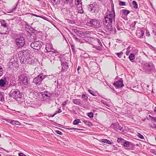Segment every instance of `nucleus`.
<instances>
[{
    "mask_svg": "<svg viewBox=\"0 0 156 156\" xmlns=\"http://www.w3.org/2000/svg\"><path fill=\"white\" fill-rule=\"evenodd\" d=\"M29 52V50H26L19 52V58L22 63H26L28 64V61L31 62L32 59L30 57Z\"/></svg>",
    "mask_w": 156,
    "mask_h": 156,
    "instance_id": "f257e3e1",
    "label": "nucleus"
},
{
    "mask_svg": "<svg viewBox=\"0 0 156 156\" xmlns=\"http://www.w3.org/2000/svg\"><path fill=\"white\" fill-rule=\"evenodd\" d=\"M87 25L97 28L101 27V24L99 20L91 19L87 21Z\"/></svg>",
    "mask_w": 156,
    "mask_h": 156,
    "instance_id": "f03ea898",
    "label": "nucleus"
},
{
    "mask_svg": "<svg viewBox=\"0 0 156 156\" xmlns=\"http://www.w3.org/2000/svg\"><path fill=\"white\" fill-rule=\"evenodd\" d=\"M113 20H114V19H112V18L105 17L103 19V24L105 26L106 29L108 31H111L112 30V24Z\"/></svg>",
    "mask_w": 156,
    "mask_h": 156,
    "instance_id": "7ed1b4c3",
    "label": "nucleus"
},
{
    "mask_svg": "<svg viewBox=\"0 0 156 156\" xmlns=\"http://www.w3.org/2000/svg\"><path fill=\"white\" fill-rule=\"evenodd\" d=\"M16 46L18 48H21L24 46L25 44L24 38L21 36L18 37L15 40Z\"/></svg>",
    "mask_w": 156,
    "mask_h": 156,
    "instance_id": "20e7f679",
    "label": "nucleus"
},
{
    "mask_svg": "<svg viewBox=\"0 0 156 156\" xmlns=\"http://www.w3.org/2000/svg\"><path fill=\"white\" fill-rule=\"evenodd\" d=\"M9 96L16 100L17 98H20L22 97L20 91L18 90L15 89H12L11 90L9 93Z\"/></svg>",
    "mask_w": 156,
    "mask_h": 156,
    "instance_id": "39448f33",
    "label": "nucleus"
},
{
    "mask_svg": "<svg viewBox=\"0 0 156 156\" xmlns=\"http://www.w3.org/2000/svg\"><path fill=\"white\" fill-rule=\"evenodd\" d=\"M46 77V75H43V74L41 73L34 78L33 82L35 84L40 85L41 83L42 80Z\"/></svg>",
    "mask_w": 156,
    "mask_h": 156,
    "instance_id": "423d86ee",
    "label": "nucleus"
},
{
    "mask_svg": "<svg viewBox=\"0 0 156 156\" xmlns=\"http://www.w3.org/2000/svg\"><path fill=\"white\" fill-rule=\"evenodd\" d=\"M88 10L92 12H98L99 9L98 3L94 2L92 4H90L88 6Z\"/></svg>",
    "mask_w": 156,
    "mask_h": 156,
    "instance_id": "0eeeda50",
    "label": "nucleus"
},
{
    "mask_svg": "<svg viewBox=\"0 0 156 156\" xmlns=\"http://www.w3.org/2000/svg\"><path fill=\"white\" fill-rule=\"evenodd\" d=\"M52 94L48 92L47 91L42 92L41 98L44 101H48L52 97Z\"/></svg>",
    "mask_w": 156,
    "mask_h": 156,
    "instance_id": "6e6552de",
    "label": "nucleus"
},
{
    "mask_svg": "<svg viewBox=\"0 0 156 156\" xmlns=\"http://www.w3.org/2000/svg\"><path fill=\"white\" fill-rule=\"evenodd\" d=\"M19 82L20 83L27 85L28 84V78L23 74L21 75L19 78Z\"/></svg>",
    "mask_w": 156,
    "mask_h": 156,
    "instance_id": "1a4fd4ad",
    "label": "nucleus"
},
{
    "mask_svg": "<svg viewBox=\"0 0 156 156\" xmlns=\"http://www.w3.org/2000/svg\"><path fill=\"white\" fill-rule=\"evenodd\" d=\"M41 42L39 41H34L31 44V47L34 49L38 50L42 46Z\"/></svg>",
    "mask_w": 156,
    "mask_h": 156,
    "instance_id": "9d476101",
    "label": "nucleus"
},
{
    "mask_svg": "<svg viewBox=\"0 0 156 156\" xmlns=\"http://www.w3.org/2000/svg\"><path fill=\"white\" fill-rule=\"evenodd\" d=\"M45 49L47 52H51L52 54L57 53L58 51L54 49L51 45L49 43L47 44L46 45Z\"/></svg>",
    "mask_w": 156,
    "mask_h": 156,
    "instance_id": "9b49d317",
    "label": "nucleus"
},
{
    "mask_svg": "<svg viewBox=\"0 0 156 156\" xmlns=\"http://www.w3.org/2000/svg\"><path fill=\"white\" fill-rule=\"evenodd\" d=\"M113 85L115 87H117V88H120L123 87L124 86L123 83V80L122 78H120L118 81L115 82Z\"/></svg>",
    "mask_w": 156,
    "mask_h": 156,
    "instance_id": "f8f14e48",
    "label": "nucleus"
},
{
    "mask_svg": "<svg viewBox=\"0 0 156 156\" xmlns=\"http://www.w3.org/2000/svg\"><path fill=\"white\" fill-rule=\"evenodd\" d=\"M9 63L14 66L16 65L17 59L16 56L13 55L9 59Z\"/></svg>",
    "mask_w": 156,
    "mask_h": 156,
    "instance_id": "ddd939ff",
    "label": "nucleus"
},
{
    "mask_svg": "<svg viewBox=\"0 0 156 156\" xmlns=\"http://www.w3.org/2000/svg\"><path fill=\"white\" fill-rule=\"evenodd\" d=\"M105 15V17L112 18V19H114V21H115V14L112 13V12H110L109 10H107Z\"/></svg>",
    "mask_w": 156,
    "mask_h": 156,
    "instance_id": "4468645a",
    "label": "nucleus"
},
{
    "mask_svg": "<svg viewBox=\"0 0 156 156\" xmlns=\"http://www.w3.org/2000/svg\"><path fill=\"white\" fill-rule=\"evenodd\" d=\"M9 33L8 28L0 26V34H5Z\"/></svg>",
    "mask_w": 156,
    "mask_h": 156,
    "instance_id": "2eb2a0df",
    "label": "nucleus"
},
{
    "mask_svg": "<svg viewBox=\"0 0 156 156\" xmlns=\"http://www.w3.org/2000/svg\"><path fill=\"white\" fill-rule=\"evenodd\" d=\"M111 127L113 128L116 130H117L118 129L121 130L122 129V127L120 126L119 125V124H118L117 123L112 124L111 125Z\"/></svg>",
    "mask_w": 156,
    "mask_h": 156,
    "instance_id": "dca6fc26",
    "label": "nucleus"
},
{
    "mask_svg": "<svg viewBox=\"0 0 156 156\" xmlns=\"http://www.w3.org/2000/svg\"><path fill=\"white\" fill-rule=\"evenodd\" d=\"M61 65L62 66V71L64 72L68 68V66L66 62H62Z\"/></svg>",
    "mask_w": 156,
    "mask_h": 156,
    "instance_id": "f3484780",
    "label": "nucleus"
},
{
    "mask_svg": "<svg viewBox=\"0 0 156 156\" xmlns=\"http://www.w3.org/2000/svg\"><path fill=\"white\" fill-rule=\"evenodd\" d=\"M3 119L13 125H19L18 124L20 123V122L17 121L12 120L9 119Z\"/></svg>",
    "mask_w": 156,
    "mask_h": 156,
    "instance_id": "a211bd4d",
    "label": "nucleus"
},
{
    "mask_svg": "<svg viewBox=\"0 0 156 156\" xmlns=\"http://www.w3.org/2000/svg\"><path fill=\"white\" fill-rule=\"evenodd\" d=\"M6 79H2L0 80V87H4L7 85L6 84Z\"/></svg>",
    "mask_w": 156,
    "mask_h": 156,
    "instance_id": "6ab92c4d",
    "label": "nucleus"
},
{
    "mask_svg": "<svg viewBox=\"0 0 156 156\" xmlns=\"http://www.w3.org/2000/svg\"><path fill=\"white\" fill-rule=\"evenodd\" d=\"M144 31L142 30H138L136 32V35L139 38L142 37L144 36Z\"/></svg>",
    "mask_w": 156,
    "mask_h": 156,
    "instance_id": "aec40b11",
    "label": "nucleus"
},
{
    "mask_svg": "<svg viewBox=\"0 0 156 156\" xmlns=\"http://www.w3.org/2000/svg\"><path fill=\"white\" fill-rule=\"evenodd\" d=\"M0 26L8 28L9 24L7 22L4 20H1L0 21Z\"/></svg>",
    "mask_w": 156,
    "mask_h": 156,
    "instance_id": "412c9836",
    "label": "nucleus"
},
{
    "mask_svg": "<svg viewBox=\"0 0 156 156\" xmlns=\"http://www.w3.org/2000/svg\"><path fill=\"white\" fill-rule=\"evenodd\" d=\"M76 9L79 13L83 14L84 13V10L83 9L82 5L76 6Z\"/></svg>",
    "mask_w": 156,
    "mask_h": 156,
    "instance_id": "4be33fe9",
    "label": "nucleus"
},
{
    "mask_svg": "<svg viewBox=\"0 0 156 156\" xmlns=\"http://www.w3.org/2000/svg\"><path fill=\"white\" fill-rule=\"evenodd\" d=\"M131 144V143L125 140L123 142V145L124 147H125L127 148L129 147Z\"/></svg>",
    "mask_w": 156,
    "mask_h": 156,
    "instance_id": "5701e85b",
    "label": "nucleus"
},
{
    "mask_svg": "<svg viewBox=\"0 0 156 156\" xmlns=\"http://www.w3.org/2000/svg\"><path fill=\"white\" fill-rule=\"evenodd\" d=\"M73 103L77 105H80L81 104V100L78 99H73Z\"/></svg>",
    "mask_w": 156,
    "mask_h": 156,
    "instance_id": "b1692460",
    "label": "nucleus"
},
{
    "mask_svg": "<svg viewBox=\"0 0 156 156\" xmlns=\"http://www.w3.org/2000/svg\"><path fill=\"white\" fill-rule=\"evenodd\" d=\"M121 12H122V14L126 16H127L128 15L130 12L129 11L126 9H123L122 10Z\"/></svg>",
    "mask_w": 156,
    "mask_h": 156,
    "instance_id": "393cba45",
    "label": "nucleus"
},
{
    "mask_svg": "<svg viewBox=\"0 0 156 156\" xmlns=\"http://www.w3.org/2000/svg\"><path fill=\"white\" fill-rule=\"evenodd\" d=\"M129 58L131 62H133V61L135 58V55L133 53H130L129 56Z\"/></svg>",
    "mask_w": 156,
    "mask_h": 156,
    "instance_id": "a878e982",
    "label": "nucleus"
},
{
    "mask_svg": "<svg viewBox=\"0 0 156 156\" xmlns=\"http://www.w3.org/2000/svg\"><path fill=\"white\" fill-rule=\"evenodd\" d=\"M51 2L54 5H57L60 3V0H50Z\"/></svg>",
    "mask_w": 156,
    "mask_h": 156,
    "instance_id": "bb28decb",
    "label": "nucleus"
},
{
    "mask_svg": "<svg viewBox=\"0 0 156 156\" xmlns=\"http://www.w3.org/2000/svg\"><path fill=\"white\" fill-rule=\"evenodd\" d=\"M101 141L102 142H103L105 143L108 144H112V143L109 140L106 139H102L101 140Z\"/></svg>",
    "mask_w": 156,
    "mask_h": 156,
    "instance_id": "cd10ccee",
    "label": "nucleus"
},
{
    "mask_svg": "<svg viewBox=\"0 0 156 156\" xmlns=\"http://www.w3.org/2000/svg\"><path fill=\"white\" fill-rule=\"evenodd\" d=\"M82 2L81 0H76L75 4L76 6L82 5Z\"/></svg>",
    "mask_w": 156,
    "mask_h": 156,
    "instance_id": "c85d7f7f",
    "label": "nucleus"
},
{
    "mask_svg": "<svg viewBox=\"0 0 156 156\" xmlns=\"http://www.w3.org/2000/svg\"><path fill=\"white\" fill-rule=\"evenodd\" d=\"M36 62H37V60L34 59H32L30 62L28 61V64L30 65H34L36 64Z\"/></svg>",
    "mask_w": 156,
    "mask_h": 156,
    "instance_id": "c756f323",
    "label": "nucleus"
},
{
    "mask_svg": "<svg viewBox=\"0 0 156 156\" xmlns=\"http://www.w3.org/2000/svg\"><path fill=\"white\" fill-rule=\"evenodd\" d=\"M74 32L78 36H80L81 34L82 35V34L83 33L82 32L76 29H75Z\"/></svg>",
    "mask_w": 156,
    "mask_h": 156,
    "instance_id": "7c9ffc66",
    "label": "nucleus"
},
{
    "mask_svg": "<svg viewBox=\"0 0 156 156\" xmlns=\"http://www.w3.org/2000/svg\"><path fill=\"white\" fill-rule=\"evenodd\" d=\"M0 101H4V93L0 91Z\"/></svg>",
    "mask_w": 156,
    "mask_h": 156,
    "instance_id": "2f4dec72",
    "label": "nucleus"
},
{
    "mask_svg": "<svg viewBox=\"0 0 156 156\" xmlns=\"http://www.w3.org/2000/svg\"><path fill=\"white\" fill-rule=\"evenodd\" d=\"M81 123V121L79 119H76L73 122V124L74 125H77L78 123Z\"/></svg>",
    "mask_w": 156,
    "mask_h": 156,
    "instance_id": "473e14b6",
    "label": "nucleus"
},
{
    "mask_svg": "<svg viewBox=\"0 0 156 156\" xmlns=\"http://www.w3.org/2000/svg\"><path fill=\"white\" fill-rule=\"evenodd\" d=\"M89 92L92 95L94 96H97V94L93 90H90V89L88 90Z\"/></svg>",
    "mask_w": 156,
    "mask_h": 156,
    "instance_id": "72a5a7b5",
    "label": "nucleus"
},
{
    "mask_svg": "<svg viewBox=\"0 0 156 156\" xmlns=\"http://www.w3.org/2000/svg\"><path fill=\"white\" fill-rule=\"evenodd\" d=\"M133 7L135 9H137L138 7V5L137 3L135 1L132 2Z\"/></svg>",
    "mask_w": 156,
    "mask_h": 156,
    "instance_id": "f704fd0d",
    "label": "nucleus"
},
{
    "mask_svg": "<svg viewBox=\"0 0 156 156\" xmlns=\"http://www.w3.org/2000/svg\"><path fill=\"white\" fill-rule=\"evenodd\" d=\"M101 102L103 104H104L108 106H109V105H108V102H107V101H105V100H101Z\"/></svg>",
    "mask_w": 156,
    "mask_h": 156,
    "instance_id": "c9c22d12",
    "label": "nucleus"
},
{
    "mask_svg": "<svg viewBox=\"0 0 156 156\" xmlns=\"http://www.w3.org/2000/svg\"><path fill=\"white\" fill-rule=\"evenodd\" d=\"M82 98L83 100H87L88 99V97L85 94H83L82 95Z\"/></svg>",
    "mask_w": 156,
    "mask_h": 156,
    "instance_id": "e433bc0d",
    "label": "nucleus"
},
{
    "mask_svg": "<svg viewBox=\"0 0 156 156\" xmlns=\"http://www.w3.org/2000/svg\"><path fill=\"white\" fill-rule=\"evenodd\" d=\"M101 46H94L93 47V48H95L96 49H97V50L100 51L102 49V48H101Z\"/></svg>",
    "mask_w": 156,
    "mask_h": 156,
    "instance_id": "4c0bfd02",
    "label": "nucleus"
},
{
    "mask_svg": "<svg viewBox=\"0 0 156 156\" xmlns=\"http://www.w3.org/2000/svg\"><path fill=\"white\" fill-rule=\"evenodd\" d=\"M130 48L129 47H128L127 48L126 51V55H129V53L130 52Z\"/></svg>",
    "mask_w": 156,
    "mask_h": 156,
    "instance_id": "58836bf2",
    "label": "nucleus"
},
{
    "mask_svg": "<svg viewBox=\"0 0 156 156\" xmlns=\"http://www.w3.org/2000/svg\"><path fill=\"white\" fill-rule=\"evenodd\" d=\"M119 4L120 6H125L126 5V2L122 1H119Z\"/></svg>",
    "mask_w": 156,
    "mask_h": 156,
    "instance_id": "ea45409f",
    "label": "nucleus"
},
{
    "mask_svg": "<svg viewBox=\"0 0 156 156\" xmlns=\"http://www.w3.org/2000/svg\"><path fill=\"white\" fill-rule=\"evenodd\" d=\"M150 126L153 128H156V125L153 122H152L150 124Z\"/></svg>",
    "mask_w": 156,
    "mask_h": 156,
    "instance_id": "a19ab883",
    "label": "nucleus"
},
{
    "mask_svg": "<svg viewBox=\"0 0 156 156\" xmlns=\"http://www.w3.org/2000/svg\"><path fill=\"white\" fill-rule=\"evenodd\" d=\"M87 115L90 118H92L93 117L94 115L92 112H90L88 113Z\"/></svg>",
    "mask_w": 156,
    "mask_h": 156,
    "instance_id": "79ce46f5",
    "label": "nucleus"
},
{
    "mask_svg": "<svg viewBox=\"0 0 156 156\" xmlns=\"http://www.w3.org/2000/svg\"><path fill=\"white\" fill-rule=\"evenodd\" d=\"M116 54H117L119 58H121L122 57V55L123 53L122 52H120L119 53H117Z\"/></svg>",
    "mask_w": 156,
    "mask_h": 156,
    "instance_id": "37998d69",
    "label": "nucleus"
},
{
    "mask_svg": "<svg viewBox=\"0 0 156 156\" xmlns=\"http://www.w3.org/2000/svg\"><path fill=\"white\" fill-rule=\"evenodd\" d=\"M125 140L121 138H119L117 140V142L118 143L122 142Z\"/></svg>",
    "mask_w": 156,
    "mask_h": 156,
    "instance_id": "c03bdc74",
    "label": "nucleus"
},
{
    "mask_svg": "<svg viewBox=\"0 0 156 156\" xmlns=\"http://www.w3.org/2000/svg\"><path fill=\"white\" fill-rule=\"evenodd\" d=\"M70 0H61L62 2L64 4H67L69 2Z\"/></svg>",
    "mask_w": 156,
    "mask_h": 156,
    "instance_id": "a18cd8bd",
    "label": "nucleus"
},
{
    "mask_svg": "<svg viewBox=\"0 0 156 156\" xmlns=\"http://www.w3.org/2000/svg\"><path fill=\"white\" fill-rule=\"evenodd\" d=\"M96 41H97V42L98 43L100 46H101V47H103L101 41H100V40L99 39H97Z\"/></svg>",
    "mask_w": 156,
    "mask_h": 156,
    "instance_id": "49530a36",
    "label": "nucleus"
},
{
    "mask_svg": "<svg viewBox=\"0 0 156 156\" xmlns=\"http://www.w3.org/2000/svg\"><path fill=\"white\" fill-rule=\"evenodd\" d=\"M3 73V69L2 67L0 66V76H1Z\"/></svg>",
    "mask_w": 156,
    "mask_h": 156,
    "instance_id": "de8ad7c7",
    "label": "nucleus"
},
{
    "mask_svg": "<svg viewBox=\"0 0 156 156\" xmlns=\"http://www.w3.org/2000/svg\"><path fill=\"white\" fill-rule=\"evenodd\" d=\"M137 136L141 139H144V138L143 135L140 134V133H138L137 134Z\"/></svg>",
    "mask_w": 156,
    "mask_h": 156,
    "instance_id": "09e8293b",
    "label": "nucleus"
},
{
    "mask_svg": "<svg viewBox=\"0 0 156 156\" xmlns=\"http://www.w3.org/2000/svg\"><path fill=\"white\" fill-rule=\"evenodd\" d=\"M112 11H110V12H112V13H113V14H115V10H114V9L113 5L112 6Z\"/></svg>",
    "mask_w": 156,
    "mask_h": 156,
    "instance_id": "8fccbe9b",
    "label": "nucleus"
},
{
    "mask_svg": "<svg viewBox=\"0 0 156 156\" xmlns=\"http://www.w3.org/2000/svg\"><path fill=\"white\" fill-rule=\"evenodd\" d=\"M67 129L68 130H72V131H75L76 129V128H72V127H69L67 128Z\"/></svg>",
    "mask_w": 156,
    "mask_h": 156,
    "instance_id": "3c124183",
    "label": "nucleus"
},
{
    "mask_svg": "<svg viewBox=\"0 0 156 156\" xmlns=\"http://www.w3.org/2000/svg\"><path fill=\"white\" fill-rule=\"evenodd\" d=\"M55 132L57 134L60 135H62V133L61 131L59 130H56Z\"/></svg>",
    "mask_w": 156,
    "mask_h": 156,
    "instance_id": "603ef678",
    "label": "nucleus"
},
{
    "mask_svg": "<svg viewBox=\"0 0 156 156\" xmlns=\"http://www.w3.org/2000/svg\"><path fill=\"white\" fill-rule=\"evenodd\" d=\"M136 21H134L131 24V26L132 27H135V26L136 25Z\"/></svg>",
    "mask_w": 156,
    "mask_h": 156,
    "instance_id": "864d4df0",
    "label": "nucleus"
},
{
    "mask_svg": "<svg viewBox=\"0 0 156 156\" xmlns=\"http://www.w3.org/2000/svg\"><path fill=\"white\" fill-rule=\"evenodd\" d=\"M86 125H88V126H90L92 125V124L91 122H86Z\"/></svg>",
    "mask_w": 156,
    "mask_h": 156,
    "instance_id": "5fc2aeb1",
    "label": "nucleus"
},
{
    "mask_svg": "<svg viewBox=\"0 0 156 156\" xmlns=\"http://www.w3.org/2000/svg\"><path fill=\"white\" fill-rule=\"evenodd\" d=\"M52 96H54V97H58V93H52Z\"/></svg>",
    "mask_w": 156,
    "mask_h": 156,
    "instance_id": "6e6d98bb",
    "label": "nucleus"
},
{
    "mask_svg": "<svg viewBox=\"0 0 156 156\" xmlns=\"http://www.w3.org/2000/svg\"><path fill=\"white\" fill-rule=\"evenodd\" d=\"M19 156H26L24 154L22 153H20L18 154Z\"/></svg>",
    "mask_w": 156,
    "mask_h": 156,
    "instance_id": "4d7b16f0",
    "label": "nucleus"
},
{
    "mask_svg": "<svg viewBox=\"0 0 156 156\" xmlns=\"http://www.w3.org/2000/svg\"><path fill=\"white\" fill-rule=\"evenodd\" d=\"M67 103V101H65L64 102H63L62 104V106L63 107H64L65 105H66Z\"/></svg>",
    "mask_w": 156,
    "mask_h": 156,
    "instance_id": "13d9d810",
    "label": "nucleus"
},
{
    "mask_svg": "<svg viewBox=\"0 0 156 156\" xmlns=\"http://www.w3.org/2000/svg\"><path fill=\"white\" fill-rule=\"evenodd\" d=\"M152 121H154V122H156V117H151Z\"/></svg>",
    "mask_w": 156,
    "mask_h": 156,
    "instance_id": "bf43d9fd",
    "label": "nucleus"
},
{
    "mask_svg": "<svg viewBox=\"0 0 156 156\" xmlns=\"http://www.w3.org/2000/svg\"><path fill=\"white\" fill-rule=\"evenodd\" d=\"M76 130H78L79 131H77V132H81V131L82 130H83V129H76Z\"/></svg>",
    "mask_w": 156,
    "mask_h": 156,
    "instance_id": "052dcab7",
    "label": "nucleus"
},
{
    "mask_svg": "<svg viewBox=\"0 0 156 156\" xmlns=\"http://www.w3.org/2000/svg\"><path fill=\"white\" fill-rule=\"evenodd\" d=\"M16 9V6L15 8H14L13 9H12V12H14Z\"/></svg>",
    "mask_w": 156,
    "mask_h": 156,
    "instance_id": "680f3d73",
    "label": "nucleus"
},
{
    "mask_svg": "<svg viewBox=\"0 0 156 156\" xmlns=\"http://www.w3.org/2000/svg\"><path fill=\"white\" fill-rule=\"evenodd\" d=\"M62 112V111L61 110L60 108L58 109V113H61Z\"/></svg>",
    "mask_w": 156,
    "mask_h": 156,
    "instance_id": "e2e57ef3",
    "label": "nucleus"
},
{
    "mask_svg": "<svg viewBox=\"0 0 156 156\" xmlns=\"http://www.w3.org/2000/svg\"><path fill=\"white\" fill-rule=\"evenodd\" d=\"M146 33H147L146 35L147 36H150V33H149V32H147Z\"/></svg>",
    "mask_w": 156,
    "mask_h": 156,
    "instance_id": "0e129e2a",
    "label": "nucleus"
},
{
    "mask_svg": "<svg viewBox=\"0 0 156 156\" xmlns=\"http://www.w3.org/2000/svg\"><path fill=\"white\" fill-rule=\"evenodd\" d=\"M80 68H81V67L80 66H78L77 69V70L78 71H79V70L80 69Z\"/></svg>",
    "mask_w": 156,
    "mask_h": 156,
    "instance_id": "69168bd1",
    "label": "nucleus"
},
{
    "mask_svg": "<svg viewBox=\"0 0 156 156\" xmlns=\"http://www.w3.org/2000/svg\"><path fill=\"white\" fill-rule=\"evenodd\" d=\"M153 33L154 34L155 33V36H156V30H153Z\"/></svg>",
    "mask_w": 156,
    "mask_h": 156,
    "instance_id": "338daca9",
    "label": "nucleus"
},
{
    "mask_svg": "<svg viewBox=\"0 0 156 156\" xmlns=\"http://www.w3.org/2000/svg\"><path fill=\"white\" fill-rule=\"evenodd\" d=\"M55 115H54V114L53 115H50L49 117H53Z\"/></svg>",
    "mask_w": 156,
    "mask_h": 156,
    "instance_id": "774afa93",
    "label": "nucleus"
}]
</instances>
